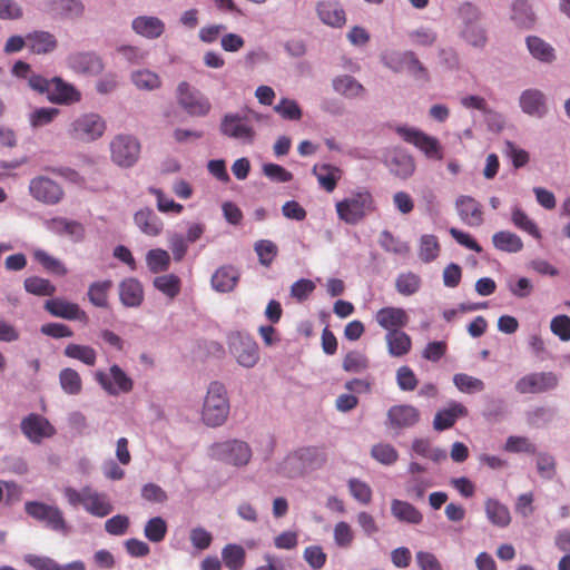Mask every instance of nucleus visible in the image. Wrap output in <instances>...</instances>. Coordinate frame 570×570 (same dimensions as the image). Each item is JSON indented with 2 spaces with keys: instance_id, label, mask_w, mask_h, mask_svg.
<instances>
[{
  "instance_id": "f257e3e1",
  "label": "nucleus",
  "mask_w": 570,
  "mask_h": 570,
  "mask_svg": "<svg viewBox=\"0 0 570 570\" xmlns=\"http://www.w3.org/2000/svg\"><path fill=\"white\" fill-rule=\"evenodd\" d=\"M335 210L340 220L348 225H356L376 210V204L372 193L362 187L338 200L335 204Z\"/></svg>"
},
{
  "instance_id": "f03ea898",
  "label": "nucleus",
  "mask_w": 570,
  "mask_h": 570,
  "mask_svg": "<svg viewBox=\"0 0 570 570\" xmlns=\"http://www.w3.org/2000/svg\"><path fill=\"white\" fill-rule=\"evenodd\" d=\"M63 495L71 507L81 505L89 514L97 518H105L114 510L108 494L98 492L89 485L83 487L81 490L66 487Z\"/></svg>"
},
{
  "instance_id": "7ed1b4c3",
  "label": "nucleus",
  "mask_w": 570,
  "mask_h": 570,
  "mask_svg": "<svg viewBox=\"0 0 570 570\" xmlns=\"http://www.w3.org/2000/svg\"><path fill=\"white\" fill-rule=\"evenodd\" d=\"M229 401L224 384L215 381L208 386L203 410L202 419L208 426H219L228 417Z\"/></svg>"
},
{
  "instance_id": "20e7f679",
  "label": "nucleus",
  "mask_w": 570,
  "mask_h": 570,
  "mask_svg": "<svg viewBox=\"0 0 570 570\" xmlns=\"http://www.w3.org/2000/svg\"><path fill=\"white\" fill-rule=\"evenodd\" d=\"M106 129V120L99 114L85 112L70 122L67 132L72 140L88 144L101 138Z\"/></svg>"
},
{
  "instance_id": "39448f33",
  "label": "nucleus",
  "mask_w": 570,
  "mask_h": 570,
  "mask_svg": "<svg viewBox=\"0 0 570 570\" xmlns=\"http://www.w3.org/2000/svg\"><path fill=\"white\" fill-rule=\"evenodd\" d=\"M459 17L463 27L461 37L471 46L483 48L487 43V33L480 24L481 12L470 2H464L459 8Z\"/></svg>"
},
{
  "instance_id": "423d86ee",
  "label": "nucleus",
  "mask_w": 570,
  "mask_h": 570,
  "mask_svg": "<svg viewBox=\"0 0 570 570\" xmlns=\"http://www.w3.org/2000/svg\"><path fill=\"white\" fill-rule=\"evenodd\" d=\"M222 135L238 140L243 144H253L256 138V130L247 114H226L219 125Z\"/></svg>"
},
{
  "instance_id": "0eeeda50",
  "label": "nucleus",
  "mask_w": 570,
  "mask_h": 570,
  "mask_svg": "<svg viewBox=\"0 0 570 570\" xmlns=\"http://www.w3.org/2000/svg\"><path fill=\"white\" fill-rule=\"evenodd\" d=\"M141 145L131 135L119 134L110 141L111 160L119 167H132L139 159Z\"/></svg>"
},
{
  "instance_id": "6e6552de",
  "label": "nucleus",
  "mask_w": 570,
  "mask_h": 570,
  "mask_svg": "<svg viewBox=\"0 0 570 570\" xmlns=\"http://www.w3.org/2000/svg\"><path fill=\"white\" fill-rule=\"evenodd\" d=\"M209 451L213 459L235 466L246 465L252 458L249 445L239 440L214 443Z\"/></svg>"
},
{
  "instance_id": "1a4fd4ad",
  "label": "nucleus",
  "mask_w": 570,
  "mask_h": 570,
  "mask_svg": "<svg viewBox=\"0 0 570 570\" xmlns=\"http://www.w3.org/2000/svg\"><path fill=\"white\" fill-rule=\"evenodd\" d=\"M228 348L237 363L246 368L254 367L259 361V348L256 341L239 332L232 333L228 337Z\"/></svg>"
},
{
  "instance_id": "9d476101",
  "label": "nucleus",
  "mask_w": 570,
  "mask_h": 570,
  "mask_svg": "<svg viewBox=\"0 0 570 570\" xmlns=\"http://www.w3.org/2000/svg\"><path fill=\"white\" fill-rule=\"evenodd\" d=\"M26 513L32 519L42 522L47 528L65 532L67 524L62 511L56 507L40 501H27L24 503Z\"/></svg>"
},
{
  "instance_id": "9b49d317",
  "label": "nucleus",
  "mask_w": 570,
  "mask_h": 570,
  "mask_svg": "<svg viewBox=\"0 0 570 570\" xmlns=\"http://www.w3.org/2000/svg\"><path fill=\"white\" fill-rule=\"evenodd\" d=\"M177 100L179 106L190 116L204 117L212 109L209 100L199 91L193 90L186 81L180 82L177 87Z\"/></svg>"
},
{
  "instance_id": "f8f14e48",
  "label": "nucleus",
  "mask_w": 570,
  "mask_h": 570,
  "mask_svg": "<svg viewBox=\"0 0 570 570\" xmlns=\"http://www.w3.org/2000/svg\"><path fill=\"white\" fill-rule=\"evenodd\" d=\"M29 194L45 205H57L63 197V188L47 176H36L29 183Z\"/></svg>"
},
{
  "instance_id": "ddd939ff",
  "label": "nucleus",
  "mask_w": 570,
  "mask_h": 570,
  "mask_svg": "<svg viewBox=\"0 0 570 570\" xmlns=\"http://www.w3.org/2000/svg\"><path fill=\"white\" fill-rule=\"evenodd\" d=\"M396 131L406 142L424 153L428 158L438 160L443 158V150L436 138L415 128L399 127Z\"/></svg>"
},
{
  "instance_id": "4468645a",
  "label": "nucleus",
  "mask_w": 570,
  "mask_h": 570,
  "mask_svg": "<svg viewBox=\"0 0 570 570\" xmlns=\"http://www.w3.org/2000/svg\"><path fill=\"white\" fill-rule=\"evenodd\" d=\"M96 381L110 395L129 393L134 387L132 380L117 364L110 366L109 372L97 371Z\"/></svg>"
},
{
  "instance_id": "2eb2a0df",
  "label": "nucleus",
  "mask_w": 570,
  "mask_h": 570,
  "mask_svg": "<svg viewBox=\"0 0 570 570\" xmlns=\"http://www.w3.org/2000/svg\"><path fill=\"white\" fill-rule=\"evenodd\" d=\"M558 376L552 372H534L522 376L515 384L520 394H540L558 386Z\"/></svg>"
},
{
  "instance_id": "dca6fc26",
  "label": "nucleus",
  "mask_w": 570,
  "mask_h": 570,
  "mask_svg": "<svg viewBox=\"0 0 570 570\" xmlns=\"http://www.w3.org/2000/svg\"><path fill=\"white\" fill-rule=\"evenodd\" d=\"M20 429L23 435L35 444L56 434L55 426L42 415L30 413L22 419Z\"/></svg>"
},
{
  "instance_id": "f3484780",
  "label": "nucleus",
  "mask_w": 570,
  "mask_h": 570,
  "mask_svg": "<svg viewBox=\"0 0 570 570\" xmlns=\"http://www.w3.org/2000/svg\"><path fill=\"white\" fill-rule=\"evenodd\" d=\"M48 100L57 105H73L81 100V92L60 77L51 78Z\"/></svg>"
},
{
  "instance_id": "a211bd4d",
  "label": "nucleus",
  "mask_w": 570,
  "mask_h": 570,
  "mask_svg": "<svg viewBox=\"0 0 570 570\" xmlns=\"http://www.w3.org/2000/svg\"><path fill=\"white\" fill-rule=\"evenodd\" d=\"M68 66L79 75L97 76L104 70L101 59L92 52H76L68 57Z\"/></svg>"
},
{
  "instance_id": "6ab92c4d",
  "label": "nucleus",
  "mask_w": 570,
  "mask_h": 570,
  "mask_svg": "<svg viewBox=\"0 0 570 570\" xmlns=\"http://www.w3.org/2000/svg\"><path fill=\"white\" fill-rule=\"evenodd\" d=\"M45 309L55 317H60L69 321H88L87 313L82 311L78 304L68 302L62 298L48 299L45 303Z\"/></svg>"
},
{
  "instance_id": "aec40b11",
  "label": "nucleus",
  "mask_w": 570,
  "mask_h": 570,
  "mask_svg": "<svg viewBox=\"0 0 570 570\" xmlns=\"http://www.w3.org/2000/svg\"><path fill=\"white\" fill-rule=\"evenodd\" d=\"M421 417L420 411L410 404H399L387 411V422L393 429H407L415 425Z\"/></svg>"
},
{
  "instance_id": "412c9836",
  "label": "nucleus",
  "mask_w": 570,
  "mask_h": 570,
  "mask_svg": "<svg viewBox=\"0 0 570 570\" xmlns=\"http://www.w3.org/2000/svg\"><path fill=\"white\" fill-rule=\"evenodd\" d=\"M455 207L461 220L471 227L483 224V210L479 202L471 196L462 195L455 202Z\"/></svg>"
},
{
  "instance_id": "4be33fe9",
  "label": "nucleus",
  "mask_w": 570,
  "mask_h": 570,
  "mask_svg": "<svg viewBox=\"0 0 570 570\" xmlns=\"http://www.w3.org/2000/svg\"><path fill=\"white\" fill-rule=\"evenodd\" d=\"M375 321L387 333L405 327L409 323V315L401 307L389 306L376 312Z\"/></svg>"
},
{
  "instance_id": "5701e85b",
  "label": "nucleus",
  "mask_w": 570,
  "mask_h": 570,
  "mask_svg": "<svg viewBox=\"0 0 570 570\" xmlns=\"http://www.w3.org/2000/svg\"><path fill=\"white\" fill-rule=\"evenodd\" d=\"M240 277V272L233 265L220 266L213 274L210 283L213 288L219 293H229L235 289Z\"/></svg>"
},
{
  "instance_id": "b1692460",
  "label": "nucleus",
  "mask_w": 570,
  "mask_h": 570,
  "mask_svg": "<svg viewBox=\"0 0 570 570\" xmlns=\"http://www.w3.org/2000/svg\"><path fill=\"white\" fill-rule=\"evenodd\" d=\"M390 171L401 179L411 177L415 170L413 158L402 150L392 151L386 158Z\"/></svg>"
},
{
  "instance_id": "393cba45",
  "label": "nucleus",
  "mask_w": 570,
  "mask_h": 570,
  "mask_svg": "<svg viewBox=\"0 0 570 570\" xmlns=\"http://www.w3.org/2000/svg\"><path fill=\"white\" fill-rule=\"evenodd\" d=\"M520 107L523 112L541 118L547 114L544 95L538 89H527L520 96Z\"/></svg>"
},
{
  "instance_id": "a878e982",
  "label": "nucleus",
  "mask_w": 570,
  "mask_h": 570,
  "mask_svg": "<svg viewBox=\"0 0 570 570\" xmlns=\"http://www.w3.org/2000/svg\"><path fill=\"white\" fill-rule=\"evenodd\" d=\"M119 298L126 307H138L144 301L141 283L134 277L124 279L119 284Z\"/></svg>"
},
{
  "instance_id": "bb28decb",
  "label": "nucleus",
  "mask_w": 570,
  "mask_h": 570,
  "mask_svg": "<svg viewBox=\"0 0 570 570\" xmlns=\"http://www.w3.org/2000/svg\"><path fill=\"white\" fill-rule=\"evenodd\" d=\"M316 10L322 22L327 26L342 28L346 22L345 11L338 2L321 1Z\"/></svg>"
},
{
  "instance_id": "cd10ccee",
  "label": "nucleus",
  "mask_w": 570,
  "mask_h": 570,
  "mask_svg": "<svg viewBox=\"0 0 570 570\" xmlns=\"http://www.w3.org/2000/svg\"><path fill=\"white\" fill-rule=\"evenodd\" d=\"M134 31L145 38H159L165 31V23L157 17L139 16L132 20Z\"/></svg>"
},
{
  "instance_id": "c85d7f7f",
  "label": "nucleus",
  "mask_w": 570,
  "mask_h": 570,
  "mask_svg": "<svg viewBox=\"0 0 570 570\" xmlns=\"http://www.w3.org/2000/svg\"><path fill=\"white\" fill-rule=\"evenodd\" d=\"M387 352L392 357H403L412 348L411 336L402 330L387 332L385 334Z\"/></svg>"
},
{
  "instance_id": "c756f323",
  "label": "nucleus",
  "mask_w": 570,
  "mask_h": 570,
  "mask_svg": "<svg viewBox=\"0 0 570 570\" xmlns=\"http://www.w3.org/2000/svg\"><path fill=\"white\" fill-rule=\"evenodd\" d=\"M26 40L30 51L37 55L52 52L58 45L56 37L48 31L30 32L26 36Z\"/></svg>"
},
{
  "instance_id": "7c9ffc66",
  "label": "nucleus",
  "mask_w": 570,
  "mask_h": 570,
  "mask_svg": "<svg viewBox=\"0 0 570 570\" xmlns=\"http://www.w3.org/2000/svg\"><path fill=\"white\" fill-rule=\"evenodd\" d=\"M468 409L461 403H452L448 409L440 410L433 420V428L436 431H444L452 428L460 416H466Z\"/></svg>"
},
{
  "instance_id": "2f4dec72",
  "label": "nucleus",
  "mask_w": 570,
  "mask_h": 570,
  "mask_svg": "<svg viewBox=\"0 0 570 570\" xmlns=\"http://www.w3.org/2000/svg\"><path fill=\"white\" fill-rule=\"evenodd\" d=\"M313 174L316 176L320 186L327 193H332L336 188L337 181L342 177V170L330 164H316L313 167Z\"/></svg>"
},
{
  "instance_id": "473e14b6",
  "label": "nucleus",
  "mask_w": 570,
  "mask_h": 570,
  "mask_svg": "<svg viewBox=\"0 0 570 570\" xmlns=\"http://www.w3.org/2000/svg\"><path fill=\"white\" fill-rule=\"evenodd\" d=\"M391 513L401 522L410 524H420L423 520V514L413 504L394 499L391 502Z\"/></svg>"
},
{
  "instance_id": "72a5a7b5",
  "label": "nucleus",
  "mask_w": 570,
  "mask_h": 570,
  "mask_svg": "<svg viewBox=\"0 0 570 570\" xmlns=\"http://www.w3.org/2000/svg\"><path fill=\"white\" fill-rule=\"evenodd\" d=\"M135 224L149 236H157L163 230L161 219L149 208L140 209L135 214Z\"/></svg>"
},
{
  "instance_id": "f704fd0d",
  "label": "nucleus",
  "mask_w": 570,
  "mask_h": 570,
  "mask_svg": "<svg viewBox=\"0 0 570 570\" xmlns=\"http://www.w3.org/2000/svg\"><path fill=\"white\" fill-rule=\"evenodd\" d=\"M511 223L513 226L535 239H541V232L535 222L519 206L514 205L511 208Z\"/></svg>"
},
{
  "instance_id": "c9c22d12",
  "label": "nucleus",
  "mask_w": 570,
  "mask_h": 570,
  "mask_svg": "<svg viewBox=\"0 0 570 570\" xmlns=\"http://www.w3.org/2000/svg\"><path fill=\"white\" fill-rule=\"evenodd\" d=\"M295 456L306 469H318L326 462V453L322 448L303 446L295 452Z\"/></svg>"
},
{
  "instance_id": "e433bc0d",
  "label": "nucleus",
  "mask_w": 570,
  "mask_h": 570,
  "mask_svg": "<svg viewBox=\"0 0 570 570\" xmlns=\"http://www.w3.org/2000/svg\"><path fill=\"white\" fill-rule=\"evenodd\" d=\"M114 284L110 279L94 282L88 288L89 302L99 308L109 307V293Z\"/></svg>"
},
{
  "instance_id": "4c0bfd02",
  "label": "nucleus",
  "mask_w": 570,
  "mask_h": 570,
  "mask_svg": "<svg viewBox=\"0 0 570 570\" xmlns=\"http://www.w3.org/2000/svg\"><path fill=\"white\" fill-rule=\"evenodd\" d=\"M48 228L57 234H66L70 237L75 238L76 240H80L83 238L85 235V228L82 224L70 220L63 217H56L52 218L48 223Z\"/></svg>"
},
{
  "instance_id": "58836bf2",
  "label": "nucleus",
  "mask_w": 570,
  "mask_h": 570,
  "mask_svg": "<svg viewBox=\"0 0 570 570\" xmlns=\"http://www.w3.org/2000/svg\"><path fill=\"white\" fill-rule=\"evenodd\" d=\"M493 246L501 252L519 253L523 249V242L517 234L509 230H500L492 236Z\"/></svg>"
},
{
  "instance_id": "ea45409f",
  "label": "nucleus",
  "mask_w": 570,
  "mask_h": 570,
  "mask_svg": "<svg viewBox=\"0 0 570 570\" xmlns=\"http://www.w3.org/2000/svg\"><path fill=\"white\" fill-rule=\"evenodd\" d=\"M485 513L490 522L497 527L504 528L511 522L509 509L498 500L485 501Z\"/></svg>"
},
{
  "instance_id": "a19ab883",
  "label": "nucleus",
  "mask_w": 570,
  "mask_h": 570,
  "mask_svg": "<svg viewBox=\"0 0 570 570\" xmlns=\"http://www.w3.org/2000/svg\"><path fill=\"white\" fill-rule=\"evenodd\" d=\"M440 252L441 246L436 236L425 234L420 237L417 255L423 263L434 262L439 257Z\"/></svg>"
},
{
  "instance_id": "79ce46f5",
  "label": "nucleus",
  "mask_w": 570,
  "mask_h": 570,
  "mask_svg": "<svg viewBox=\"0 0 570 570\" xmlns=\"http://www.w3.org/2000/svg\"><path fill=\"white\" fill-rule=\"evenodd\" d=\"M333 88L336 92L347 97L356 98L363 96L364 87L352 76L343 75L333 80Z\"/></svg>"
},
{
  "instance_id": "37998d69",
  "label": "nucleus",
  "mask_w": 570,
  "mask_h": 570,
  "mask_svg": "<svg viewBox=\"0 0 570 570\" xmlns=\"http://www.w3.org/2000/svg\"><path fill=\"white\" fill-rule=\"evenodd\" d=\"M50 11L62 18H78L83 11L85 7L79 0H52L50 2Z\"/></svg>"
},
{
  "instance_id": "c03bdc74",
  "label": "nucleus",
  "mask_w": 570,
  "mask_h": 570,
  "mask_svg": "<svg viewBox=\"0 0 570 570\" xmlns=\"http://www.w3.org/2000/svg\"><path fill=\"white\" fill-rule=\"evenodd\" d=\"M401 65L417 81L428 82L430 75L428 69L417 59L413 51H405L401 57Z\"/></svg>"
},
{
  "instance_id": "a18cd8bd",
  "label": "nucleus",
  "mask_w": 570,
  "mask_h": 570,
  "mask_svg": "<svg viewBox=\"0 0 570 570\" xmlns=\"http://www.w3.org/2000/svg\"><path fill=\"white\" fill-rule=\"evenodd\" d=\"M527 46L530 53L542 62H551L556 58L554 49L539 37L529 36Z\"/></svg>"
},
{
  "instance_id": "49530a36",
  "label": "nucleus",
  "mask_w": 570,
  "mask_h": 570,
  "mask_svg": "<svg viewBox=\"0 0 570 570\" xmlns=\"http://www.w3.org/2000/svg\"><path fill=\"white\" fill-rule=\"evenodd\" d=\"M63 354L73 360H78L88 366H94L97 361V352L89 345L71 343L66 346Z\"/></svg>"
},
{
  "instance_id": "de8ad7c7",
  "label": "nucleus",
  "mask_w": 570,
  "mask_h": 570,
  "mask_svg": "<svg viewBox=\"0 0 570 570\" xmlns=\"http://www.w3.org/2000/svg\"><path fill=\"white\" fill-rule=\"evenodd\" d=\"M246 552L242 546L229 543L222 550V559L229 570H240L245 564Z\"/></svg>"
},
{
  "instance_id": "09e8293b",
  "label": "nucleus",
  "mask_w": 570,
  "mask_h": 570,
  "mask_svg": "<svg viewBox=\"0 0 570 570\" xmlns=\"http://www.w3.org/2000/svg\"><path fill=\"white\" fill-rule=\"evenodd\" d=\"M421 285V277L413 272L401 273L395 279V288L403 296L414 295L420 291Z\"/></svg>"
},
{
  "instance_id": "8fccbe9b",
  "label": "nucleus",
  "mask_w": 570,
  "mask_h": 570,
  "mask_svg": "<svg viewBox=\"0 0 570 570\" xmlns=\"http://www.w3.org/2000/svg\"><path fill=\"white\" fill-rule=\"evenodd\" d=\"M130 79L139 90H155L161 86L160 77L148 69L132 71Z\"/></svg>"
},
{
  "instance_id": "3c124183",
  "label": "nucleus",
  "mask_w": 570,
  "mask_h": 570,
  "mask_svg": "<svg viewBox=\"0 0 570 570\" xmlns=\"http://www.w3.org/2000/svg\"><path fill=\"white\" fill-rule=\"evenodd\" d=\"M59 382L62 391L69 395H78L82 390V380L80 374L70 367H66L59 373Z\"/></svg>"
},
{
  "instance_id": "603ef678",
  "label": "nucleus",
  "mask_w": 570,
  "mask_h": 570,
  "mask_svg": "<svg viewBox=\"0 0 570 570\" xmlns=\"http://www.w3.org/2000/svg\"><path fill=\"white\" fill-rule=\"evenodd\" d=\"M154 286L168 298L173 299L180 293L181 281L175 274H166L157 276L154 279Z\"/></svg>"
},
{
  "instance_id": "864d4df0",
  "label": "nucleus",
  "mask_w": 570,
  "mask_h": 570,
  "mask_svg": "<svg viewBox=\"0 0 570 570\" xmlns=\"http://www.w3.org/2000/svg\"><path fill=\"white\" fill-rule=\"evenodd\" d=\"M511 18L521 28H531L535 21L531 7L524 0H517L512 4Z\"/></svg>"
},
{
  "instance_id": "5fc2aeb1",
  "label": "nucleus",
  "mask_w": 570,
  "mask_h": 570,
  "mask_svg": "<svg viewBox=\"0 0 570 570\" xmlns=\"http://www.w3.org/2000/svg\"><path fill=\"white\" fill-rule=\"evenodd\" d=\"M32 256L35 261H37L49 273L59 276H65L68 273L66 266L61 261L51 256L43 249H35Z\"/></svg>"
},
{
  "instance_id": "6e6d98bb",
  "label": "nucleus",
  "mask_w": 570,
  "mask_h": 570,
  "mask_svg": "<svg viewBox=\"0 0 570 570\" xmlns=\"http://www.w3.org/2000/svg\"><path fill=\"white\" fill-rule=\"evenodd\" d=\"M24 289L36 296H52L57 288L46 278L39 276H30L24 279Z\"/></svg>"
},
{
  "instance_id": "4d7b16f0",
  "label": "nucleus",
  "mask_w": 570,
  "mask_h": 570,
  "mask_svg": "<svg viewBox=\"0 0 570 570\" xmlns=\"http://www.w3.org/2000/svg\"><path fill=\"white\" fill-rule=\"evenodd\" d=\"M144 534L150 542H161L167 534L166 521L161 517L149 519L145 524Z\"/></svg>"
},
{
  "instance_id": "13d9d810",
  "label": "nucleus",
  "mask_w": 570,
  "mask_h": 570,
  "mask_svg": "<svg viewBox=\"0 0 570 570\" xmlns=\"http://www.w3.org/2000/svg\"><path fill=\"white\" fill-rule=\"evenodd\" d=\"M371 455L374 460L384 465H392L399 459V452L389 443H379L372 446Z\"/></svg>"
},
{
  "instance_id": "bf43d9fd",
  "label": "nucleus",
  "mask_w": 570,
  "mask_h": 570,
  "mask_svg": "<svg viewBox=\"0 0 570 570\" xmlns=\"http://www.w3.org/2000/svg\"><path fill=\"white\" fill-rule=\"evenodd\" d=\"M342 367L350 373H361L367 370L368 358L360 351H351L344 356Z\"/></svg>"
},
{
  "instance_id": "052dcab7",
  "label": "nucleus",
  "mask_w": 570,
  "mask_h": 570,
  "mask_svg": "<svg viewBox=\"0 0 570 570\" xmlns=\"http://www.w3.org/2000/svg\"><path fill=\"white\" fill-rule=\"evenodd\" d=\"M147 266L153 273L166 271L170 264L169 254L160 248L150 249L146 256Z\"/></svg>"
},
{
  "instance_id": "680f3d73",
  "label": "nucleus",
  "mask_w": 570,
  "mask_h": 570,
  "mask_svg": "<svg viewBox=\"0 0 570 570\" xmlns=\"http://www.w3.org/2000/svg\"><path fill=\"white\" fill-rule=\"evenodd\" d=\"M453 383L463 393H475L484 390V383L480 379L465 373H458L453 376Z\"/></svg>"
},
{
  "instance_id": "e2e57ef3",
  "label": "nucleus",
  "mask_w": 570,
  "mask_h": 570,
  "mask_svg": "<svg viewBox=\"0 0 570 570\" xmlns=\"http://www.w3.org/2000/svg\"><path fill=\"white\" fill-rule=\"evenodd\" d=\"M351 495L360 503L366 505L372 501V489L371 487L355 478H352L347 482Z\"/></svg>"
},
{
  "instance_id": "0e129e2a",
  "label": "nucleus",
  "mask_w": 570,
  "mask_h": 570,
  "mask_svg": "<svg viewBox=\"0 0 570 570\" xmlns=\"http://www.w3.org/2000/svg\"><path fill=\"white\" fill-rule=\"evenodd\" d=\"M333 537L337 547L346 549L354 541V531L347 522L340 521L334 527Z\"/></svg>"
},
{
  "instance_id": "69168bd1",
  "label": "nucleus",
  "mask_w": 570,
  "mask_h": 570,
  "mask_svg": "<svg viewBox=\"0 0 570 570\" xmlns=\"http://www.w3.org/2000/svg\"><path fill=\"white\" fill-rule=\"evenodd\" d=\"M254 248L258 256L259 263L264 266H269L278 253L277 246L268 239H262L257 242Z\"/></svg>"
},
{
  "instance_id": "338daca9",
  "label": "nucleus",
  "mask_w": 570,
  "mask_h": 570,
  "mask_svg": "<svg viewBox=\"0 0 570 570\" xmlns=\"http://www.w3.org/2000/svg\"><path fill=\"white\" fill-rule=\"evenodd\" d=\"M304 560L313 570L322 569L327 560V554L321 546L306 547L303 552Z\"/></svg>"
},
{
  "instance_id": "774afa93",
  "label": "nucleus",
  "mask_w": 570,
  "mask_h": 570,
  "mask_svg": "<svg viewBox=\"0 0 570 570\" xmlns=\"http://www.w3.org/2000/svg\"><path fill=\"white\" fill-rule=\"evenodd\" d=\"M551 332L561 341H570V317L567 315H558L551 320Z\"/></svg>"
}]
</instances>
